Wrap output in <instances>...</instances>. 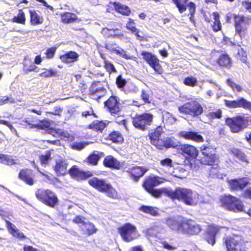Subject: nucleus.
<instances>
[{
  "mask_svg": "<svg viewBox=\"0 0 251 251\" xmlns=\"http://www.w3.org/2000/svg\"><path fill=\"white\" fill-rule=\"evenodd\" d=\"M164 132L162 126L159 125L154 128L148 134L150 143L159 150H163L169 148L177 149V144L174 140L173 137H165L161 135ZM181 154L185 157L190 167L193 166L192 160L197 159L199 155V150L195 146L190 144H183L178 148Z\"/></svg>",
  "mask_w": 251,
  "mask_h": 251,
  "instance_id": "nucleus-1",
  "label": "nucleus"
},
{
  "mask_svg": "<svg viewBox=\"0 0 251 251\" xmlns=\"http://www.w3.org/2000/svg\"><path fill=\"white\" fill-rule=\"evenodd\" d=\"M68 164L65 159H59L55 161L53 168L58 176H65L69 174L71 177L77 180H86L94 175L92 172L80 170L76 165H73L68 170Z\"/></svg>",
  "mask_w": 251,
  "mask_h": 251,
  "instance_id": "nucleus-2",
  "label": "nucleus"
},
{
  "mask_svg": "<svg viewBox=\"0 0 251 251\" xmlns=\"http://www.w3.org/2000/svg\"><path fill=\"white\" fill-rule=\"evenodd\" d=\"M166 196L186 205L194 206L196 204V194L189 188L178 187L174 190L168 189Z\"/></svg>",
  "mask_w": 251,
  "mask_h": 251,
  "instance_id": "nucleus-3",
  "label": "nucleus"
},
{
  "mask_svg": "<svg viewBox=\"0 0 251 251\" xmlns=\"http://www.w3.org/2000/svg\"><path fill=\"white\" fill-rule=\"evenodd\" d=\"M165 179L158 176H148L144 180L142 187L145 190L155 198H159L163 194L167 195L168 189L162 187L154 188L164 182Z\"/></svg>",
  "mask_w": 251,
  "mask_h": 251,
  "instance_id": "nucleus-4",
  "label": "nucleus"
},
{
  "mask_svg": "<svg viewBox=\"0 0 251 251\" xmlns=\"http://www.w3.org/2000/svg\"><path fill=\"white\" fill-rule=\"evenodd\" d=\"M88 184L99 192L104 193L113 199L118 197V193L112 184L106 180L97 177H93L88 181Z\"/></svg>",
  "mask_w": 251,
  "mask_h": 251,
  "instance_id": "nucleus-5",
  "label": "nucleus"
},
{
  "mask_svg": "<svg viewBox=\"0 0 251 251\" xmlns=\"http://www.w3.org/2000/svg\"><path fill=\"white\" fill-rule=\"evenodd\" d=\"M35 196L40 202L51 208L56 207L59 203L56 194L49 189H37L35 192Z\"/></svg>",
  "mask_w": 251,
  "mask_h": 251,
  "instance_id": "nucleus-6",
  "label": "nucleus"
},
{
  "mask_svg": "<svg viewBox=\"0 0 251 251\" xmlns=\"http://www.w3.org/2000/svg\"><path fill=\"white\" fill-rule=\"evenodd\" d=\"M167 223L171 228H174V226H176L178 231L189 235L198 234L201 230V226L192 220H186L180 223L170 220Z\"/></svg>",
  "mask_w": 251,
  "mask_h": 251,
  "instance_id": "nucleus-7",
  "label": "nucleus"
},
{
  "mask_svg": "<svg viewBox=\"0 0 251 251\" xmlns=\"http://www.w3.org/2000/svg\"><path fill=\"white\" fill-rule=\"evenodd\" d=\"M221 205L225 209L240 213L244 211L245 206L241 200L231 195H225L220 198Z\"/></svg>",
  "mask_w": 251,
  "mask_h": 251,
  "instance_id": "nucleus-8",
  "label": "nucleus"
},
{
  "mask_svg": "<svg viewBox=\"0 0 251 251\" xmlns=\"http://www.w3.org/2000/svg\"><path fill=\"white\" fill-rule=\"evenodd\" d=\"M154 115L150 112H143L136 114L131 118L132 124L136 129L145 131L149 128L153 123Z\"/></svg>",
  "mask_w": 251,
  "mask_h": 251,
  "instance_id": "nucleus-9",
  "label": "nucleus"
},
{
  "mask_svg": "<svg viewBox=\"0 0 251 251\" xmlns=\"http://www.w3.org/2000/svg\"><path fill=\"white\" fill-rule=\"evenodd\" d=\"M225 124L229 127L231 132L238 133L248 127V119L244 116L239 115L226 118Z\"/></svg>",
  "mask_w": 251,
  "mask_h": 251,
  "instance_id": "nucleus-10",
  "label": "nucleus"
},
{
  "mask_svg": "<svg viewBox=\"0 0 251 251\" xmlns=\"http://www.w3.org/2000/svg\"><path fill=\"white\" fill-rule=\"evenodd\" d=\"M117 231L122 239L126 242H131L138 237L137 227L129 223H125L119 226Z\"/></svg>",
  "mask_w": 251,
  "mask_h": 251,
  "instance_id": "nucleus-11",
  "label": "nucleus"
},
{
  "mask_svg": "<svg viewBox=\"0 0 251 251\" xmlns=\"http://www.w3.org/2000/svg\"><path fill=\"white\" fill-rule=\"evenodd\" d=\"M180 113L189 115L193 118L199 117L203 112L201 105L196 100L185 102L178 108Z\"/></svg>",
  "mask_w": 251,
  "mask_h": 251,
  "instance_id": "nucleus-12",
  "label": "nucleus"
},
{
  "mask_svg": "<svg viewBox=\"0 0 251 251\" xmlns=\"http://www.w3.org/2000/svg\"><path fill=\"white\" fill-rule=\"evenodd\" d=\"M226 251H247L244 241L237 235H232L225 238Z\"/></svg>",
  "mask_w": 251,
  "mask_h": 251,
  "instance_id": "nucleus-13",
  "label": "nucleus"
},
{
  "mask_svg": "<svg viewBox=\"0 0 251 251\" xmlns=\"http://www.w3.org/2000/svg\"><path fill=\"white\" fill-rule=\"evenodd\" d=\"M103 104L104 108L112 116L119 114L123 109L122 100L115 94L110 96Z\"/></svg>",
  "mask_w": 251,
  "mask_h": 251,
  "instance_id": "nucleus-14",
  "label": "nucleus"
},
{
  "mask_svg": "<svg viewBox=\"0 0 251 251\" xmlns=\"http://www.w3.org/2000/svg\"><path fill=\"white\" fill-rule=\"evenodd\" d=\"M233 25L235 35L239 36L241 39L245 38L248 33L249 23L246 21V18L243 15L233 14L232 15Z\"/></svg>",
  "mask_w": 251,
  "mask_h": 251,
  "instance_id": "nucleus-15",
  "label": "nucleus"
},
{
  "mask_svg": "<svg viewBox=\"0 0 251 251\" xmlns=\"http://www.w3.org/2000/svg\"><path fill=\"white\" fill-rule=\"evenodd\" d=\"M200 151L203 156L204 164L212 165L217 160L216 154V147L210 143L203 144L200 148Z\"/></svg>",
  "mask_w": 251,
  "mask_h": 251,
  "instance_id": "nucleus-16",
  "label": "nucleus"
},
{
  "mask_svg": "<svg viewBox=\"0 0 251 251\" xmlns=\"http://www.w3.org/2000/svg\"><path fill=\"white\" fill-rule=\"evenodd\" d=\"M189 0H172L175 4L180 13H182L187 10L188 7L189 12V20L191 22L195 25L196 21L194 19V15L196 11V5L193 1H190L187 4Z\"/></svg>",
  "mask_w": 251,
  "mask_h": 251,
  "instance_id": "nucleus-17",
  "label": "nucleus"
},
{
  "mask_svg": "<svg viewBox=\"0 0 251 251\" xmlns=\"http://www.w3.org/2000/svg\"><path fill=\"white\" fill-rule=\"evenodd\" d=\"M143 59L154 71L155 73L161 75L164 73L163 67L160 64V61L154 54L147 51L141 52Z\"/></svg>",
  "mask_w": 251,
  "mask_h": 251,
  "instance_id": "nucleus-18",
  "label": "nucleus"
},
{
  "mask_svg": "<svg viewBox=\"0 0 251 251\" xmlns=\"http://www.w3.org/2000/svg\"><path fill=\"white\" fill-rule=\"evenodd\" d=\"M227 182L229 188L231 191L243 190L251 184V178L249 177L231 179Z\"/></svg>",
  "mask_w": 251,
  "mask_h": 251,
  "instance_id": "nucleus-19",
  "label": "nucleus"
},
{
  "mask_svg": "<svg viewBox=\"0 0 251 251\" xmlns=\"http://www.w3.org/2000/svg\"><path fill=\"white\" fill-rule=\"evenodd\" d=\"M18 178L25 184L32 186L35 182V175L33 171L27 168L22 169L18 174Z\"/></svg>",
  "mask_w": 251,
  "mask_h": 251,
  "instance_id": "nucleus-20",
  "label": "nucleus"
},
{
  "mask_svg": "<svg viewBox=\"0 0 251 251\" xmlns=\"http://www.w3.org/2000/svg\"><path fill=\"white\" fill-rule=\"evenodd\" d=\"M226 105L229 108H243L251 111V101L244 98H240L236 100H226Z\"/></svg>",
  "mask_w": 251,
  "mask_h": 251,
  "instance_id": "nucleus-21",
  "label": "nucleus"
},
{
  "mask_svg": "<svg viewBox=\"0 0 251 251\" xmlns=\"http://www.w3.org/2000/svg\"><path fill=\"white\" fill-rule=\"evenodd\" d=\"M178 136L186 140L192 141L196 143L204 142L202 136L198 132L194 131H181L178 133Z\"/></svg>",
  "mask_w": 251,
  "mask_h": 251,
  "instance_id": "nucleus-22",
  "label": "nucleus"
},
{
  "mask_svg": "<svg viewBox=\"0 0 251 251\" xmlns=\"http://www.w3.org/2000/svg\"><path fill=\"white\" fill-rule=\"evenodd\" d=\"M147 171V169L137 165H135L126 171L131 179L135 182H137Z\"/></svg>",
  "mask_w": 251,
  "mask_h": 251,
  "instance_id": "nucleus-23",
  "label": "nucleus"
},
{
  "mask_svg": "<svg viewBox=\"0 0 251 251\" xmlns=\"http://www.w3.org/2000/svg\"><path fill=\"white\" fill-rule=\"evenodd\" d=\"M217 52L220 53L219 57L216 60V63L221 68H229L232 64L231 58L226 52L218 50Z\"/></svg>",
  "mask_w": 251,
  "mask_h": 251,
  "instance_id": "nucleus-24",
  "label": "nucleus"
},
{
  "mask_svg": "<svg viewBox=\"0 0 251 251\" xmlns=\"http://www.w3.org/2000/svg\"><path fill=\"white\" fill-rule=\"evenodd\" d=\"M103 165L106 168L120 170L122 164L115 157L112 155H106L103 159Z\"/></svg>",
  "mask_w": 251,
  "mask_h": 251,
  "instance_id": "nucleus-25",
  "label": "nucleus"
},
{
  "mask_svg": "<svg viewBox=\"0 0 251 251\" xmlns=\"http://www.w3.org/2000/svg\"><path fill=\"white\" fill-rule=\"evenodd\" d=\"M108 124V122L106 121L95 120L87 125V128L96 132L102 133Z\"/></svg>",
  "mask_w": 251,
  "mask_h": 251,
  "instance_id": "nucleus-26",
  "label": "nucleus"
},
{
  "mask_svg": "<svg viewBox=\"0 0 251 251\" xmlns=\"http://www.w3.org/2000/svg\"><path fill=\"white\" fill-rule=\"evenodd\" d=\"M78 54L75 51H68L59 57L61 61L65 64L74 63L78 59Z\"/></svg>",
  "mask_w": 251,
  "mask_h": 251,
  "instance_id": "nucleus-27",
  "label": "nucleus"
},
{
  "mask_svg": "<svg viewBox=\"0 0 251 251\" xmlns=\"http://www.w3.org/2000/svg\"><path fill=\"white\" fill-rule=\"evenodd\" d=\"M30 24L32 25H41L44 21L43 17L39 11L34 9H29Z\"/></svg>",
  "mask_w": 251,
  "mask_h": 251,
  "instance_id": "nucleus-28",
  "label": "nucleus"
},
{
  "mask_svg": "<svg viewBox=\"0 0 251 251\" xmlns=\"http://www.w3.org/2000/svg\"><path fill=\"white\" fill-rule=\"evenodd\" d=\"M5 222L6 224L7 230L13 236L19 240H23L26 238L24 234L20 232L14 224L7 220H5Z\"/></svg>",
  "mask_w": 251,
  "mask_h": 251,
  "instance_id": "nucleus-29",
  "label": "nucleus"
},
{
  "mask_svg": "<svg viewBox=\"0 0 251 251\" xmlns=\"http://www.w3.org/2000/svg\"><path fill=\"white\" fill-rule=\"evenodd\" d=\"M38 67L32 62L31 59H24L23 62V72L24 74L28 75L34 72L37 73Z\"/></svg>",
  "mask_w": 251,
  "mask_h": 251,
  "instance_id": "nucleus-30",
  "label": "nucleus"
},
{
  "mask_svg": "<svg viewBox=\"0 0 251 251\" xmlns=\"http://www.w3.org/2000/svg\"><path fill=\"white\" fill-rule=\"evenodd\" d=\"M110 4H112L114 7L115 10L122 15L128 16L130 15L131 13V9L128 6L123 4L119 2H110Z\"/></svg>",
  "mask_w": 251,
  "mask_h": 251,
  "instance_id": "nucleus-31",
  "label": "nucleus"
},
{
  "mask_svg": "<svg viewBox=\"0 0 251 251\" xmlns=\"http://www.w3.org/2000/svg\"><path fill=\"white\" fill-rule=\"evenodd\" d=\"M218 229L213 226H210L205 231V240L210 244L213 245L215 243V238L218 232Z\"/></svg>",
  "mask_w": 251,
  "mask_h": 251,
  "instance_id": "nucleus-32",
  "label": "nucleus"
},
{
  "mask_svg": "<svg viewBox=\"0 0 251 251\" xmlns=\"http://www.w3.org/2000/svg\"><path fill=\"white\" fill-rule=\"evenodd\" d=\"M61 21L62 23L68 24L78 21L76 15L70 12H64L60 15Z\"/></svg>",
  "mask_w": 251,
  "mask_h": 251,
  "instance_id": "nucleus-33",
  "label": "nucleus"
},
{
  "mask_svg": "<svg viewBox=\"0 0 251 251\" xmlns=\"http://www.w3.org/2000/svg\"><path fill=\"white\" fill-rule=\"evenodd\" d=\"M107 140L111 141L113 143L122 144L124 142L123 135L118 131H112L106 138Z\"/></svg>",
  "mask_w": 251,
  "mask_h": 251,
  "instance_id": "nucleus-34",
  "label": "nucleus"
},
{
  "mask_svg": "<svg viewBox=\"0 0 251 251\" xmlns=\"http://www.w3.org/2000/svg\"><path fill=\"white\" fill-rule=\"evenodd\" d=\"M106 92V89L102 87L95 88L91 87L89 90V94L94 100H99L103 97Z\"/></svg>",
  "mask_w": 251,
  "mask_h": 251,
  "instance_id": "nucleus-35",
  "label": "nucleus"
},
{
  "mask_svg": "<svg viewBox=\"0 0 251 251\" xmlns=\"http://www.w3.org/2000/svg\"><path fill=\"white\" fill-rule=\"evenodd\" d=\"M119 29L117 28H108L107 27H105L102 28V34L105 38H116V37H120L123 36L122 34H119L117 33Z\"/></svg>",
  "mask_w": 251,
  "mask_h": 251,
  "instance_id": "nucleus-36",
  "label": "nucleus"
},
{
  "mask_svg": "<svg viewBox=\"0 0 251 251\" xmlns=\"http://www.w3.org/2000/svg\"><path fill=\"white\" fill-rule=\"evenodd\" d=\"M139 210L153 217L158 216L159 215L158 212V209L151 206L141 205L139 208Z\"/></svg>",
  "mask_w": 251,
  "mask_h": 251,
  "instance_id": "nucleus-37",
  "label": "nucleus"
},
{
  "mask_svg": "<svg viewBox=\"0 0 251 251\" xmlns=\"http://www.w3.org/2000/svg\"><path fill=\"white\" fill-rule=\"evenodd\" d=\"M213 16L214 22L211 26L213 31L217 32L222 29V24L220 20V15L218 12H214L212 14Z\"/></svg>",
  "mask_w": 251,
  "mask_h": 251,
  "instance_id": "nucleus-38",
  "label": "nucleus"
},
{
  "mask_svg": "<svg viewBox=\"0 0 251 251\" xmlns=\"http://www.w3.org/2000/svg\"><path fill=\"white\" fill-rule=\"evenodd\" d=\"M126 27L137 37H140L139 29L136 27V23L131 18H128Z\"/></svg>",
  "mask_w": 251,
  "mask_h": 251,
  "instance_id": "nucleus-39",
  "label": "nucleus"
},
{
  "mask_svg": "<svg viewBox=\"0 0 251 251\" xmlns=\"http://www.w3.org/2000/svg\"><path fill=\"white\" fill-rule=\"evenodd\" d=\"M231 153L239 160L246 163L249 162L247 155L241 150L238 148H233L231 150Z\"/></svg>",
  "mask_w": 251,
  "mask_h": 251,
  "instance_id": "nucleus-40",
  "label": "nucleus"
},
{
  "mask_svg": "<svg viewBox=\"0 0 251 251\" xmlns=\"http://www.w3.org/2000/svg\"><path fill=\"white\" fill-rule=\"evenodd\" d=\"M83 226L84 227L82 228V230L84 231V234L87 236H90L95 233L97 231L95 225L91 223L85 222Z\"/></svg>",
  "mask_w": 251,
  "mask_h": 251,
  "instance_id": "nucleus-41",
  "label": "nucleus"
},
{
  "mask_svg": "<svg viewBox=\"0 0 251 251\" xmlns=\"http://www.w3.org/2000/svg\"><path fill=\"white\" fill-rule=\"evenodd\" d=\"M103 154V152L95 153L93 152L87 157V162L91 165L94 166L97 165Z\"/></svg>",
  "mask_w": 251,
  "mask_h": 251,
  "instance_id": "nucleus-42",
  "label": "nucleus"
},
{
  "mask_svg": "<svg viewBox=\"0 0 251 251\" xmlns=\"http://www.w3.org/2000/svg\"><path fill=\"white\" fill-rule=\"evenodd\" d=\"M12 22L21 25H25L26 22L25 15L24 11L20 9L18 10V14L12 19Z\"/></svg>",
  "mask_w": 251,
  "mask_h": 251,
  "instance_id": "nucleus-43",
  "label": "nucleus"
},
{
  "mask_svg": "<svg viewBox=\"0 0 251 251\" xmlns=\"http://www.w3.org/2000/svg\"><path fill=\"white\" fill-rule=\"evenodd\" d=\"M0 163L6 165H13L16 163L12 156L3 153H0Z\"/></svg>",
  "mask_w": 251,
  "mask_h": 251,
  "instance_id": "nucleus-44",
  "label": "nucleus"
},
{
  "mask_svg": "<svg viewBox=\"0 0 251 251\" xmlns=\"http://www.w3.org/2000/svg\"><path fill=\"white\" fill-rule=\"evenodd\" d=\"M210 166L208 169V176L212 178L218 177L220 175V167L215 163Z\"/></svg>",
  "mask_w": 251,
  "mask_h": 251,
  "instance_id": "nucleus-45",
  "label": "nucleus"
},
{
  "mask_svg": "<svg viewBox=\"0 0 251 251\" xmlns=\"http://www.w3.org/2000/svg\"><path fill=\"white\" fill-rule=\"evenodd\" d=\"M103 67L105 70L109 74H111L113 73H116L117 70L113 65V64L106 59L105 57H103Z\"/></svg>",
  "mask_w": 251,
  "mask_h": 251,
  "instance_id": "nucleus-46",
  "label": "nucleus"
},
{
  "mask_svg": "<svg viewBox=\"0 0 251 251\" xmlns=\"http://www.w3.org/2000/svg\"><path fill=\"white\" fill-rule=\"evenodd\" d=\"M59 75L57 74V71L52 69H49L39 74V76L44 78H48L52 76H57Z\"/></svg>",
  "mask_w": 251,
  "mask_h": 251,
  "instance_id": "nucleus-47",
  "label": "nucleus"
},
{
  "mask_svg": "<svg viewBox=\"0 0 251 251\" xmlns=\"http://www.w3.org/2000/svg\"><path fill=\"white\" fill-rule=\"evenodd\" d=\"M183 83L186 86L194 87L197 85L198 80L195 77L192 76H187L184 78Z\"/></svg>",
  "mask_w": 251,
  "mask_h": 251,
  "instance_id": "nucleus-48",
  "label": "nucleus"
},
{
  "mask_svg": "<svg viewBox=\"0 0 251 251\" xmlns=\"http://www.w3.org/2000/svg\"><path fill=\"white\" fill-rule=\"evenodd\" d=\"M235 57L238 60L241 61L243 63L245 64L247 63V54L246 51L243 49L241 48L238 50V51Z\"/></svg>",
  "mask_w": 251,
  "mask_h": 251,
  "instance_id": "nucleus-49",
  "label": "nucleus"
},
{
  "mask_svg": "<svg viewBox=\"0 0 251 251\" xmlns=\"http://www.w3.org/2000/svg\"><path fill=\"white\" fill-rule=\"evenodd\" d=\"M50 126V123L47 120H42L39 121V123H37L36 125H33L34 128L38 129L46 130Z\"/></svg>",
  "mask_w": 251,
  "mask_h": 251,
  "instance_id": "nucleus-50",
  "label": "nucleus"
},
{
  "mask_svg": "<svg viewBox=\"0 0 251 251\" xmlns=\"http://www.w3.org/2000/svg\"><path fill=\"white\" fill-rule=\"evenodd\" d=\"M111 50L116 54L119 55L120 56L126 59L127 60L131 59V57L126 54V51L119 47L115 48H113Z\"/></svg>",
  "mask_w": 251,
  "mask_h": 251,
  "instance_id": "nucleus-51",
  "label": "nucleus"
},
{
  "mask_svg": "<svg viewBox=\"0 0 251 251\" xmlns=\"http://www.w3.org/2000/svg\"><path fill=\"white\" fill-rule=\"evenodd\" d=\"M115 83L119 89H123L126 85L127 81L123 77V75L120 74L116 77Z\"/></svg>",
  "mask_w": 251,
  "mask_h": 251,
  "instance_id": "nucleus-52",
  "label": "nucleus"
},
{
  "mask_svg": "<svg viewBox=\"0 0 251 251\" xmlns=\"http://www.w3.org/2000/svg\"><path fill=\"white\" fill-rule=\"evenodd\" d=\"M51 159V152L50 151H47L45 154H42L40 156V162L42 164L47 165Z\"/></svg>",
  "mask_w": 251,
  "mask_h": 251,
  "instance_id": "nucleus-53",
  "label": "nucleus"
},
{
  "mask_svg": "<svg viewBox=\"0 0 251 251\" xmlns=\"http://www.w3.org/2000/svg\"><path fill=\"white\" fill-rule=\"evenodd\" d=\"M222 111L218 109L215 112H209L206 115L209 119H220L222 117Z\"/></svg>",
  "mask_w": 251,
  "mask_h": 251,
  "instance_id": "nucleus-54",
  "label": "nucleus"
},
{
  "mask_svg": "<svg viewBox=\"0 0 251 251\" xmlns=\"http://www.w3.org/2000/svg\"><path fill=\"white\" fill-rule=\"evenodd\" d=\"M23 121L29 125L31 128H33L34 127L33 125L37 124L38 119L35 116L29 115L28 117L25 118Z\"/></svg>",
  "mask_w": 251,
  "mask_h": 251,
  "instance_id": "nucleus-55",
  "label": "nucleus"
},
{
  "mask_svg": "<svg viewBox=\"0 0 251 251\" xmlns=\"http://www.w3.org/2000/svg\"><path fill=\"white\" fill-rule=\"evenodd\" d=\"M88 145V143L87 142H75L71 145V148L73 150L79 151L84 148Z\"/></svg>",
  "mask_w": 251,
  "mask_h": 251,
  "instance_id": "nucleus-56",
  "label": "nucleus"
},
{
  "mask_svg": "<svg viewBox=\"0 0 251 251\" xmlns=\"http://www.w3.org/2000/svg\"><path fill=\"white\" fill-rule=\"evenodd\" d=\"M56 49L57 48L55 47H51L47 49L45 53L46 58L49 59L52 58L54 56Z\"/></svg>",
  "mask_w": 251,
  "mask_h": 251,
  "instance_id": "nucleus-57",
  "label": "nucleus"
},
{
  "mask_svg": "<svg viewBox=\"0 0 251 251\" xmlns=\"http://www.w3.org/2000/svg\"><path fill=\"white\" fill-rule=\"evenodd\" d=\"M61 137L62 139L69 142L73 141L75 139V137L73 134L65 131L63 132Z\"/></svg>",
  "mask_w": 251,
  "mask_h": 251,
  "instance_id": "nucleus-58",
  "label": "nucleus"
},
{
  "mask_svg": "<svg viewBox=\"0 0 251 251\" xmlns=\"http://www.w3.org/2000/svg\"><path fill=\"white\" fill-rule=\"evenodd\" d=\"M141 98L145 103H150V95L148 91L145 90H142L141 94Z\"/></svg>",
  "mask_w": 251,
  "mask_h": 251,
  "instance_id": "nucleus-59",
  "label": "nucleus"
},
{
  "mask_svg": "<svg viewBox=\"0 0 251 251\" xmlns=\"http://www.w3.org/2000/svg\"><path fill=\"white\" fill-rule=\"evenodd\" d=\"M227 84L230 86L233 90H236L237 92H240L241 91V87L235 83L230 78H227L226 79Z\"/></svg>",
  "mask_w": 251,
  "mask_h": 251,
  "instance_id": "nucleus-60",
  "label": "nucleus"
},
{
  "mask_svg": "<svg viewBox=\"0 0 251 251\" xmlns=\"http://www.w3.org/2000/svg\"><path fill=\"white\" fill-rule=\"evenodd\" d=\"M14 101L15 100L14 99L11 97L3 96L0 97V105L7 103L8 102L13 103Z\"/></svg>",
  "mask_w": 251,
  "mask_h": 251,
  "instance_id": "nucleus-61",
  "label": "nucleus"
},
{
  "mask_svg": "<svg viewBox=\"0 0 251 251\" xmlns=\"http://www.w3.org/2000/svg\"><path fill=\"white\" fill-rule=\"evenodd\" d=\"M160 164L162 166L172 167H173V161L170 158H166L160 160Z\"/></svg>",
  "mask_w": 251,
  "mask_h": 251,
  "instance_id": "nucleus-62",
  "label": "nucleus"
},
{
  "mask_svg": "<svg viewBox=\"0 0 251 251\" xmlns=\"http://www.w3.org/2000/svg\"><path fill=\"white\" fill-rule=\"evenodd\" d=\"M81 115L84 117H87L88 116L92 115L94 118H98V116L96 114L92 108H91L90 110L82 111L81 112Z\"/></svg>",
  "mask_w": 251,
  "mask_h": 251,
  "instance_id": "nucleus-63",
  "label": "nucleus"
},
{
  "mask_svg": "<svg viewBox=\"0 0 251 251\" xmlns=\"http://www.w3.org/2000/svg\"><path fill=\"white\" fill-rule=\"evenodd\" d=\"M63 111V108L60 106H55L54 107V111L53 112H49L50 114L53 115L60 116Z\"/></svg>",
  "mask_w": 251,
  "mask_h": 251,
  "instance_id": "nucleus-64",
  "label": "nucleus"
}]
</instances>
